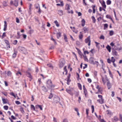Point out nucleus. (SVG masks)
<instances>
[{"label":"nucleus","mask_w":122,"mask_h":122,"mask_svg":"<svg viewBox=\"0 0 122 122\" xmlns=\"http://www.w3.org/2000/svg\"><path fill=\"white\" fill-rule=\"evenodd\" d=\"M46 86L49 89H52L55 87V86L53 85L50 79H48L47 81Z\"/></svg>","instance_id":"nucleus-1"},{"label":"nucleus","mask_w":122,"mask_h":122,"mask_svg":"<svg viewBox=\"0 0 122 122\" xmlns=\"http://www.w3.org/2000/svg\"><path fill=\"white\" fill-rule=\"evenodd\" d=\"M18 50L20 52L23 54H25L27 52L26 49L23 47L19 46L18 48Z\"/></svg>","instance_id":"nucleus-2"},{"label":"nucleus","mask_w":122,"mask_h":122,"mask_svg":"<svg viewBox=\"0 0 122 122\" xmlns=\"http://www.w3.org/2000/svg\"><path fill=\"white\" fill-rule=\"evenodd\" d=\"M65 63V61L64 58L61 59L60 61L59 66L60 68H61L64 65Z\"/></svg>","instance_id":"nucleus-3"},{"label":"nucleus","mask_w":122,"mask_h":122,"mask_svg":"<svg viewBox=\"0 0 122 122\" xmlns=\"http://www.w3.org/2000/svg\"><path fill=\"white\" fill-rule=\"evenodd\" d=\"M98 97L100 99L97 100V101L99 103L101 104L103 103H104V99H103L102 96L100 95H98Z\"/></svg>","instance_id":"nucleus-4"},{"label":"nucleus","mask_w":122,"mask_h":122,"mask_svg":"<svg viewBox=\"0 0 122 122\" xmlns=\"http://www.w3.org/2000/svg\"><path fill=\"white\" fill-rule=\"evenodd\" d=\"M85 42L86 43H88V45L89 46H90L91 45V40H90V36H89L85 40Z\"/></svg>","instance_id":"nucleus-5"},{"label":"nucleus","mask_w":122,"mask_h":122,"mask_svg":"<svg viewBox=\"0 0 122 122\" xmlns=\"http://www.w3.org/2000/svg\"><path fill=\"white\" fill-rule=\"evenodd\" d=\"M102 81L104 83V84L105 83L106 81H109V79L107 78L106 75H105L103 76H102Z\"/></svg>","instance_id":"nucleus-6"},{"label":"nucleus","mask_w":122,"mask_h":122,"mask_svg":"<svg viewBox=\"0 0 122 122\" xmlns=\"http://www.w3.org/2000/svg\"><path fill=\"white\" fill-rule=\"evenodd\" d=\"M73 90V89L72 88H71L70 89H66V91L68 93L72 96L73 94V93L72 92V91Z\"/></svg>","instance_id":"nucleus-7"},{"label":"nucleus","mask_w":122,"mask_h":122,"mask_svg":"<svg viewBox=\"0 0 122 122\" xmlns=\"http://www.w3.org/2000/svg\"><path fill=\"white\" fill-rule=\"evenodd\" d=\"M99 1L100 3L101 4L103 8L105 9L106 8V6L105 5L104 1L103 0H99Z\"/></svg>","instance_id":"nucleus-8"},{"label":"nucleus","mask_w":122,"mask_h":122,"mask_svg":"<svg viewBox=\"0 0 122 122\" xmlns=\"http://www.w3.org/2000/svg\"><path fill=\"white\" fill-rule=\"evenodd\" d=\"M14 53L12 55V57L13 58H14L16 56L17 52L16 50L15 49H14Z\"/></svg>","instance_id":"nucleus-9"},{"label":"nucleus","mask_w":122,"mask_h":122,"mask_svg":"<svg viewBox=\"0 0 122 122\" xmlns=\"http://www.w3.org/2000/svg\"><path fill=\"white\" fill-rule=\"evenodd\" d=\"M112 54L114 56H118V55L116 51L115 50H113L112 51Z\"/></svg>","instance_id":"nucleus-10"},{"label":"nucleus","mask_w":122,"mask_h":122,"mask_svg":"<svg viewBox=\"0 0 122 122\" xmlns=\"http://www.w3.org/2000/svg\"><path fill=\"white\" fill-rule=\"evenodd\" d=\"M83 35L82 33L81 32H80V34L79 36V38L80 40H82V39L83 38Z\"/></svg>","instance_id":"nucleus-11"},{"label":"nucleus","mask_w":122,"mask_h":122,"mask_svg":"<svg viewBox=\"0 0 122 122\" xmlns=\"http://www.w3.org/2000/svg\"><path fill=\"white\" fill-rule=\"evenodd\" d=\"M112 122H115L119 120V119L117 117L115 116L112 119Z\"/></svg>","instance_id":"nucleus-12"},{"label":"nucleus","mask_w":122,"mask_h":122,"mask_svg":"<svg viewBox=\"0 0 122 122\" xmlns=\"http://www.w3.org/2000/svg\"><path fill=\"white\" fill-rule=\"evenodd\" d=\"M26 75L27 76H28L29 78H30L31 79L32 78L31 76V75L30 73L28 71H27L26 72Z\"/></svg>","instance_id":"nucleus-13"},{"label":"nucleus","mask_w":122,"mask_h":122,"mask_svg":"<svg viewBox=\"0 0 122 122\" xmlns=\"http://www.w3.org/2000/svg\"><path fill=\"white\" fill-rule=\"evenodd\" d=\"M93 58V57H91L89 59V62L91 64H94V61Z\"/></svg>","instance_id":"nucleus-14"},{"label":"nucleus","mask_w":122,"mask_h":122,"mask_svg":"<svg viewBox=\"0 0 122 122\" xmlns=\"http://www.w3.org/2000/svg\"><path fill=\"white\" fill-rule=\"evenodd\" d=\"M4 27L3 29V30L5 31L6 30L7 27V23L6 21H4Z\"/></svg>","instance_id":"nucleus-15"},{"label":"nucleus","mask_w":122,"mask_h":122,"mask_svg":"<svg viewBox=\"0 0 122 122\" xmlns=\"http://www.w3.org/2000/svg\"><path fill=\"white\" fill-rule=\"evenodd\" d=\"M64 39L65 40V41L66 42H68V40H67V36L66 34H64L63 35Z\"/></svg>","instance_id":"nucleus-16"},{"label":"nucleus","mask_w":122,"mask_h":122,"mask_svg":"<svg viewBox=\"0 0 122 122\" xmlns=\"http://www.w3.org/2000/svg\"><path fill=\"white\" fill-rule=\"evenodd\" d=\"M54 100L55 102H56V103H57L60 101V98L59 97H57L56 98H55L54 99Z\"/></svg>","instance_id":"nucleus-17"},{"label":"nucleus","mask_w":122,"mask_h":122,"mask_svg":"<svg viewBox=\"0 0 122 122\" xmlns=\"http://www.w3.org/2000/svg\"><path fill=\"white\" fill-rule=\"evenodd\" d=\"M58 13L60 16L62 15L63 14V12L61 10H58Z\"/></svg>","instance_id":"nucleus-18"},{"label":"nucleus","mask_w":122,"mask_h":122,"mask_svg":"<svg viewBox=\"0 0 122 122\" xmlns=\"http://www.w3.org/2000/svg\"><path fill=\"white\" fill-rule=\"evenodd\" d=\"M107 85L108 87V89H109L111 87V86L110 83L109 81H108L107 83Z\"/></svg>","instance_id":"nucleus-19"},{"label":"nucleus","mask_w":122,"mask_h":122,"mask_svg":"<svg viewBox=\"0 0 122 122\" xmlns=\"http://www.w3.org/2000/svg\"><path fill=\"white\" fill-rule=\"evenodd\" d=\"M13 4L15 6H17L18 5V0H15Z\"/></svg>","instance_id":"nucleus-20"},{"label":"nucleus","mask_w":122,"mask_h":122,"mask_svg":"<svg viewBox=\"0 0 122 122\" xmlns=\"http://www.w3.org/2000/svg\"><path fill=\"white\" fill-rule=\"evenodd\" d=\"M106 112L107 114L109 116H111L112 115V113L111 111L109 110H107V111Z\"/></svg>","instance_id":"nucleus-21"},{"label":"nucleus","mask_w":122,"mask_h":122,"mask_svg":"<svg viewBox=\"0 0 122 122\" xmlns=\"http://www.w3.org/2000/svg\"><path fill=\"white\" fill-rule=\"evenodd\" d=\"M85 22V21L84 19H82L81 21V25L82 26H84Z\"/></svg>","instance_id":"nucleus-22"},{"label":"nucleus","mask_w":122,"mask_h":122,"mask_svg":"<svg viewBox=\"0 0 122 122\" xmlns=\"http://www.w3.org/2000/svg\"><path fill=\"white\" fill-rule=\"evenodd\" d=\"M89 109H86V113L87 115L86 117L88 119H90V118H89V116L88 115V114L89 113Z\"/></svg>","instance_id":"nucleus-23"},{"label":"nucleus","mask_w":122,"mask_h":122,"mask_svg":"<svg viewBox=\"0 0 122 122\" xmlns=\"http://www.w3.org/2000/svg\"><path fill=\"white\" fill-rule=\"evenodd\" d=\"M2 101L4 103H7L8 102V100L7 99L2 98Z\"/></svg>","instance_id":"nucleus-24"},{"label":"nucleus","mask_w":122,"mask_h":122,"mask_svg":"<svg viewBox=\"0 0 122 122\" xmlns=\"http://www.w3.org/2000/svg\"><path fill=\"white\" fill-rule=\"evenodd\" d=\"M42 89L44 92H47L48 91L47 89L45 86H43L42 87Z\"/></svg>","instance_id":"nucleus-25"},{"label":"nucleus","mask_w":122,"mask_h":122,"mask_svg":"<svg viewBox=\"0 0 122 122\" xmlns=\"http://www.w3.org/2000/svg\"><path fill=\"white\" fill-rule=\"evenodd\" d=\"M35 107L36 108H39L41 110H42V108L41 105H36V106Z\"/></svg>","instance_id":"nucleus-26"},{"label":"nucleus","mask_w":122,"mask_h":122,"mask_svg":"<svg viewBox=\"0 0 122 122\" xmlns=\"http://www.w3.org/2000/svg\"><path fill=\"white\" fill-rule=\"evenodd\" d=\"M66 9L68 11L70 9V6L68 4H66Z\"/></svg>","instance_id":"nucleus-27"},{"label":"nucleus","mask_w":122,"mask_h":122,"mask_svg":"<svg viewBox=\"0 0 122 122\" xmlns=\"http://www.w3.org/2000/svg\"><path fill=\"white\" fill-rule=\"evenodd\" d=\"M106 48L108 51L109 52H110L111 51V48L110 46L108 45L106 47Z\"/></svg>","instance_id":"nucleus-28"},{"label":"nucleus","mask_w":122,"mask_h":122,"mask_svg":"<svg viewBox=\"0 0 122 122\" xmlns=\"http://www.w3.org/2000/svg\"><path fill=\"white\" fill-rule=\"evenodd\" d=\"M98 92L96 93V94L99 93H102L101 92L102 90V89L101 88V87L98 89Z\"/></svg>","instance_id":"nucleus-29"},{"label":"nucleus","mask_w":122,"mask_h":122,"mask_svg":"<svg viewBox=\"0 0 122 122\" xmlns=\"http://www.w3.org/2000/svg\"><path fill=\"white\" fill-rule=\"evenodd\" d=\"M56 5L58 6H63L64 5V4L63 3V2L62 1H61V4H56Z\"/></svg>","instance_id":"nucleus-30"},{"label":"nucleus","mask_w":122,"mask_h":122,"mask_svg":"<svg viewBox=\"0 0 122 122\" xmlns=\"http://www.w3.org/2000/svg\"><path fill=\"white\" fill-rule=\"evenodd\" d=\"M91 18L93 22L95 23L96 21V20L95 18V17L94 16H92Z\"/></svg>","instance_id":"nucleus-31"},{"label":"nucleus","mask_w":122,"mask_h":122,"mask_svg":"<svg viewBox=\"0 0 122 122\" xmlns=\"http://www.w3.org/2000/svg\"><path fill=\"white\" fill-rule=\"evenodd\" d=\"M106 17L107 18L111 19L112 21H113V20H112V19L111 18V16L110 15H107L106 16Z\"/></svg>","instance_id":"nucleus-32"},{"label":"nucleus","mask_w":122,"mask_h":122,"mask_svg":"<svg viewBox=\"0 0 122 122\" xmlns=\"http://www.w3.org/2000/svg\"><path fill=\"white\" fill-rule=\"evenodd\" d=\"M111 61L112 63L114 62L115 61V59L113 57H112L111 59Z\"/></svg>","instance_id":"nucleus-33"},{"label":"nucleus","mask_w":122,"mask_h":122,"mask_svg":"<svg viewBox=\"0 0 122 122\" xmlns=\"http://www.w3.org/2000/svg\"><path fill=\"white\" fill-rule=\"evenodd\" d=\"M84 60L85 61H88V60L86 56L83 55Z\"/></svg>","instance_id":"nucleus-34"},{"label":"nucleus","mask_w":122,"mask_h":122,"mask_svg":"<svg viewBox=\"0 0 122 122\" xmlns=\"http://www.w3.org/2000/svg\"><path fill=\"white\" fill-rule=\"evenodd\" d=\"M54 23L56 25L57 27H59V25L57 20H55L54 21Z\"/></svg>","instance_id":"nucleus-35"},{"label":"nucleus","mask_w":122,"mask_h":122,"mask_svg":"<svg viewBox=\"0 0 122 122\" xmlns=\"http://www.w3.org/2000/svg\"><path fill=\"white\" fill-rule=\"evenodd\" d=\"M20 111L23 114L24 113V111L23 110V108L22 107H21L20 108Z\"/></svg>","instance_id":"nucleus-36"},{"label":"nucleus","mask_w":122,"mask_h":122,"mask_svg":"<svg viewBox=\"0 0 122 122\" xmlns=\"http://www.w3.org/2000/svg\"><path fill=\"white\" fill-rule=\"evenodd\" d=\"M83 30H84L85 33H86L88 31V29L87 28L84 27L83 29Z\"/></svg>","instance_id":"nucleus-37"},{"label":"nucleus","mask_w":122,"mask_h":122,"mask_svg":"<svg viewBox=\"0 0 122 122\" xmlns=\"http://www.w3.org/2000/svg\"><path fill=\"white\" fill-rule=\"evenodd\" d=\"M119 120L121 122H122V115L121 114H119Z\"/></svg>","instance_id":"nucleus-38"},{"label":"nucleus","mask_w":122,"mask_h":122,"mask_svg":"<svg viewBox=\"0 0 122 122\" xmlns=\"http://www.w3.org/2000/svg\"><path fill=\"white\" fill-rule=\"evenodd\" d=\"M111 3V1L110 0H107V5H110Z\"/></svg>","instance_id":"nucleus-39"},{"label":"nucleus","mask_w":122,"mask_h":122,"mask_svg":"<svg viewBox=\"0 0 122 122\" xmlns=\"http://www.w3.org/2000/svg\"><path fill=\"white\" fill-rule=\"evenodd\" d=\"M77 84L80 90H81L82 89V87L81 84L79 83H78Z\"/></svg>","instance_id":"nucleus-40"},{"label":"nucleus","mask_w":122,"mask_h":122,"mask_svg":"<svg viewBox=\"0 0 122 122\" xmlns=\"http://www.w3.org/2000/svg\"><path fill=\"white\" fill-rule=\"evenodd\" d=\"M35 7L36 9H38L39 7V5L38 4H36L35 5Z\"/></svg>","instance_id":"nucleus-41"},{"label":"nucleus","mask_w":122,"mask_h":122,"mask_svg":"<svg viewBox=\"0 0 122 122\" xmlns=\"http://www.w3.org/2000/svg\"><path fill=\"white\" fill-rule=\"evenodd\" d=\"M57 38L58 39L61 36V33H57Z\"/></svg>","instance_id":"nucleus-42"},{"label":"nucleus","mask_w":122,"mask_h":122,"mask_svg":"<svg viewBox=\"0 0 122 122\" xmlns=\"http://www.w3.org/2000/svg\"><path fill=\"white\" fill-rule=\"evenodd\" d=\"M31 108L34 111H35V108L34 106L33 105H31Z\"/></svg>","instance_id":"nucleus-43"},{"label":"nucleus","mask_w":122,"mask_h":122,"mask_svg":"<svg viewBox=\"0 0 122 122\" xmlns=\"http://www.w3.org/2000/svg\"><path fill=\"white\" fill-rule=\"evenodd\" d=\"M1 93L5 96H7V94L6 92H1Z\"/></svg>","instance_id":"nucleus-44"},{"label":"nucleus","mask_w":122,"mask_h":122,"mask_svg":"<svg viewBox=\"0 0 122 122\" xmlns=\"http://www.w3.org/2000/svg\"><path fill=\"white\" fill-rule=\"evenodd\" d=\"M11 72L10 71H8L7 73L8 76H11Z\"/></svg>","instance_id":"nucleus-45"},{"label":"nucleus","mask_w":122,"mask_h":122,"mask_svg":"<svg viewBox=\"0 0 122 122\" xmlns=\"http://www.w3.org/2000/svg\"><path fill=\"white\" fill-rule=\"evenodd\" d=\"M109 34L110 36H112L114 34V32L113 30H111L109 33Z\"/></svg>","instance_id":"nucleus-46"},{"label":"nucleus","mask_w":122,"mask_h":122,"mask_svg":"<svg viewBox=\"0 0 122 122\" xmlns=\"http://www.w3.org/2000/svg\"><path fill=\"white\" fill-rule=\"evenodd\" d=\"M108 25L107 24H104V29H105L108 27Z\"/></svg>","instance_id":"nucleus-47"},{"label":"nucleus","mask_w":122,"mask_h":122,"mask_svg":"<svg viewBox=\"0 0 122 122\" xmlns=\"http://www.w3.org/2000/svg\"><path fill=\"white\" fill-rule=\"evenodd\" d=\"M94 64H93V65H94L95 64H96L97 66V67L99 64V63L97 61H96L94 63Z\"/></svg>","instance_id":"nucleus-48"},{"label":"nucleus","mask_w":122,"mask_h":122,"mask_svg":"<svg viewBox=\"0 0 122 122\" xmlns=\"http://www.w3.org/2000/svg\"><path fill=\"white\" fill-rule=\"evenodd\" d=\"M109 74L110 75V76L112 78H113V76L111 72V71L109 69Z\"/></svg>","instance_id":"nucleus-49"},{"label":"nucleus","mask_w":122,"mask_h":122,"mask_svg":"<svg viewBox=\"0 0 122 122\" xmlns=\"http://www.w3.org/2000/svg\"><path fill=\"white\" fill-rule=\"evenodd\" d=\"M95 43L96 44V46L97 47H99V45L100 43H98L96 42H95Z\"/></svg>","instance_id":"nucleus-50"},{"label":"nucleus","mask_w":122,"mask_h":122,"mask_svg":"<svg viewBox=\"0 0 122 122\" xmlns=\"http://www.w3.org/2000/svg\"><path fill=\"white\" fill-rule=\"evenodd\" d=\"M3 6H6L7 5L6 2L5 1H4L3 2Z\"/></svg>","instance_id":"nucleus-51"},{"label":"nucleus","mask_w":122,"mask_h":122,"mask_svg":"<svg viewBox=\"0 0 122 122\" xmlns=\"http://www.w3.org/2000/svg\"><path fill=\"white\" fill-rule=\"evenodd\" d=\"M3 108L5 110H7L8 109V107L7 106H4Z\"/></svg>","instance_id":"nucleus-52"},{"label":"nucleus","mask_w":122,"mask_h":122,"mask_svg":"<svg viewBox=\"0 0 122 122\" xmlns=\"http://www.w3.org/2000/svg\"><path fill=\"white\" fill-rule=\"evenodd\" d=\"M17 40H14L13 41V44L14 45H16L17 44Z\"/></svg>","instance_id":"nucleus-53"},{"label":"nucleus","mask_w":122,"mask_h":122,"mask_svg":"<svg viewBox=\"0 0 122 122\" xmlns=\"http://www.w3.org/2000/svg\"><path fill=\"white\" fill-rule=\"evenodd\" d=\"M10 95L14 97L15 98L16 97L15 96L13 92H11L10 93Z\"/></svg>","instance_id":"nucleus-54"},{"label":"nucleus","mask_w":122,"mask_h":122,"mask_svg":"<svg viewBox=\"0 0 122 122\" xmlns=\"http://www.w3.org/2000/svg\"><path fill=\"white\" fill-rule=\"evenodd\" d=\"M91 108H92V113H93V112L94 111V107L93 106V105L92 106Z\"/></svg>","instance_id":"nucleus-55"},{"label":"nucleus","mask_w":122,"mask_h":122,"mask_svg":"<svg viewBox=\"0 0 122 122\" xmlns=\"http://www.w3.org/2000/svg\"><path fill=\"white\" fill-rule=\"evenodd\" d=\"M107 61L108 63L109 64L111 63V61L110 59L109 58H108L107 60Z\"/></svg>","instance_id":"nucleus-56"},{"label":"nucleus","mask_w":122,"mask_h":122,"mask_svg":"<svg viewBox=\"0 0 122 122\" xmlns=\"http://www.w3.org/2000/svg\"><path fill=\"white\" fill-rule=\"evenodd\" d=\"M53 96L52 94L51 93L49 96V98L50 99H51L53 97Z\"/></svg>","instance_id":"nucleus-57"},{"label":"nucleus","mask_w":122,"mask_h":122,"mask_svg":"<svg viewBox=\"0 0 122 122\" xmlns=\"http://www.w3.org/2000/svg\"><path fill=\"white\" fill-rule=\"evenodd\" d=\"M5 32L3 33L2 36V38H3L4 37H5Z\"/></svg>","instance_id":"nucleus-58"},{"label":"nucleus","mask_w":122,"mask_h":122,"mask_svg":"<svg viewBox=\"0 0 122 122\" xmlns=\"http://www.w3.org/2000/svg\"><path fill=\"white\" fill-rule=\"evenodd\" d=\"M62 122H68V121L67 119H65L63 120Z\"/></svg>","instance_id":"nucleus-59"},{"label":"nucleus","mask_w":122,"mask_h":122,"mask_svg":"<svg viewBox=\"0 0 122 122\" xmlns=\"http://www.w3.org/2000/svg\"><path fill=\"white\" fill-rule=\"evenodd\" d=\"M15 103L17 105H19L20 104V102L18 101H15Z\"/></svg>","instance_id":"nucleus-60"},{"label":"nucleus","mask_w":122,"mask_h":122,"mask_svg":"<svg viewBox=\"0 0 122 122\" xmlns=\"http://www.w3.org/2000/svg\"><path fill=\"white\" fill-rule=\"evenodd\" d=\"M84 53L85 55L86 54H88L89 53V52L87 51H84Z\"/></svg>","instance_id":"nucleus-61"},{"label":"nucleus","mask_w":122,"mask_h":122,"mask_svg":"<svg viewBox=\"0 0 122 122\" xmlns=\"http://www.w3.org/2000/svg\"><path fill=\"white\" fill-rule=\"evenodd\" d=\"M84 91V94L85 95V96H86V95L87 94V92L86 90Z\"/></svg>","instance_id":"nucleus-62"},{"label":"nucleus","mask_w":122,"mask_h":122,"mask_svg":"<svg viewBox=\"0 0 122 122\" xmlns=\"http://www.w3.org/2000/svg\"><path fill=\"white\" fill-rule=\"evenodd\" d=\"M16 22L18 23H19L20 22L18 18L17 17L16 18Z\"/></svg>","instance_id":"nucleus-63"},{"label":"nucleus","mask_w":122,"mask_h":122,"mask_svg":"<svg viewBox=\"0 0 122 122\" xmlns=\"http://www.w3.org/2000/svg\"><path fill=\"white\" fill-rule=\"evenodd\" d=\"M104 36H103V35H102L101 36L100 38V39H104Z\"/></svg>","instance_id":"nucleus-64"}]
</instances>
